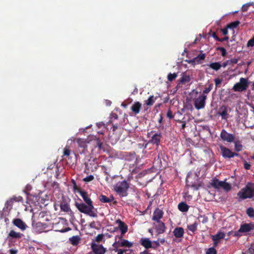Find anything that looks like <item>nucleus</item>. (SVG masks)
Wrapping results in <instances>:
<instances>
[{"mask_svg":"<svg viewBox=\"0 0 254 254\" xmlns=\"http://www.w3.org/2000/svg\"><path fill=\"white\" fill-rule=\"evenodd\" d=\"M79 193L87 204H91V203H93L91 199L88 197V193L86 191L84 190H80Z\"/></svg>","mask_w":254,"mask_h":254,"instance_id":"obj_22","label":"nucleus"},{"mask_svg":"<svg viewBox=\"0 0 254 254\" xmlns=\"http://www.w3.org/2000/svg\"><path fill=\"white\" fill-rule=\"evenodd\" d=\"M152 249L156 250L160 246L159 240L152 242Z\"/></svg>","mask_w":254,"mask_h":254,"instance_id":"obj_43","label":"nucleus"},{"mask_svg":"<svg viewBox=\"0 0 254 254\" xmlns=\"http://www.w3.org/2000/svg\"><path fill=\"white\" fill-rule=\"evenodd\" d=\"M247 214L250 216V217H253L254 216V210L252 207H249L247 210Z\"/></svg>","mask_w":254,"mask_h":254,"instance_id":"obj_46","label":"nucleus"},{"mask_svg":"<svg viewBox=\"0 0 254 254\" xmlns=\"http://www.w3.org/2000/svg\"><path fill=\"white\" fill-rule=\"evenodd\" d=\"M157 97H154L153 95L150 96L147 100H145L144 104L148 106H151L153 105Z\"/></svg>","mask_w":254,"mask_h":254,"instance_id":"obj_27","label":"nucleus"},{"mask_svg":"<svg viewBox=\"0 0 254 254\" xmlns=\"http://www.w3.org/2000/svg\"><path fill=\"white\" fill-rule=\"evenodd\" d=\"M247 46H251V47H253L254 46V36L251 39L249 40V41L248 42V43H247Z\"/></svg>","mask_w":254,"mask_h":254,"instance_id":"obj_54","label":"nucleus"},{"mask_svg":"<svg viewBox=\"0 0 254 254\" xmlns=\"http://www.w3.org/2000/svg\"><path fill=\"white\" fill-rule=\"evenodd\" d=\"M178 209L182 212H186L188 211L189 206L186 203L181 202L178 204Z\"/></svg>","mask_w":254,"mask_h":254,"instance_id":"obj_23","label":"nucleus"},{"mask_svg":"<svg viewBox=\"0 0 254 254\" xmlns=\"http://www.w3.org/2000/svg\"><path fill=\"white\" fill-rule=\"evenodd\" d=\"M211 186L216 189L222 188L224 190L228 192L231 190L232 186L230 184L225 181H220L218 179L215 178L212 179L210 183Z\"/></svg>","mask_w":254,"mask_h":254,"instance_id":"obj_4","label":"nucleus"},{"mask_svg":"<svg viewBox=\"0 0 254 254\" xmlns=\"http://www.w3.org/2000/svg\"><path fill=\"white\" fill-rule=\"evenodd\" d=\"M212 36L217 41L219 40V38L217 36L216 32H213L212 34Z\"/></svg>","mask_w":254,"mask_h":254,"instance_id":"obj_61","label":"nucleus"},{"mask_svg":"<svg viewBox=\"0 0 254 254\" xmlns=\"http://www.w3.org/2000/svg\"><path fill=\"white\" fill-rule=\"evenodd\" d=\"M238 62V59L237 58H233L230 60L226 61L225 62L223 63L222 64V66L223 67H225L227 65L232 64H236Z\"/></svg>","mask_w":254,"mask_h":254,"instance_id":"obj_32","label":"nucleus"},{"mask_svg":"<svg viewBox=\"0 0 254 254\" xmlns=\"http://www.w3.org/2000/svg\"><path fill=\"white\" fill-rule=\"evenodd\" d=\"M116 223L119 224L118 228L120 230L122 235L126 233L128 230L127 226L120 219H118L116 221Z\"/></svg>","mask_w":254,"mask_h":254,"instance_id":"obj_18","label":"nucleus"},{"mask_svg":"<svg viewBox=\"0 0 254 254\" xmlns=\"http://www.w3.org/2000/svg\"><path fill=\"white\" fill-rule=\"evenodd\" d=\"M241 199L252 198L254 196V184L249 183L237 193Z\"/></svg>","mask_w":254,"mask_h":254,"instance_id":"obj_2","label":"nucleus"},{"mask_svg":"<svg viewBox=\"0 0 254 254\" xmlns=\"http://www.w3.org/2000/svg\"><path fill=\"white\" fill-rule=\"evenodd\" d=\"M254 229V224L253 223H244L241 225L239 232L247 233Z\"/></svg>","mask_w":254,"mask_h":254,"instance_id":"obj_12","label":"nucleus"},{"mask_svg":"<svg viewBox=\"0 0 254 254\" xmlns=\"http://www.w3.org/2000/svg\"><path fill=\"white\" fill-rule=\"evenodd\" d=\"M139 243L140 245L144 247L147 250L150 248H152V242L148 238H142L140 239Z\"/></svg>","mask_w":254,"mask_h":254,"instance_id":"obj_19","label":"nucleus"},{"mask_svg":"<svg viewBox=\"0 0 254 254\" xmlns=\"http://www.w3.org/2000/svg\"><path fill=\"white\" fill-rule=\"evenodd\" d=\"M250 6V4H246L242 6V11L245 12L247 11L248 9V8Z\"/></svg>","mask_w":254,"mask_h":254,"instance_id":"obj_56","label":"nucleus"},{"mask_svg":"<svg viewBox=\"0 0 254 254\" xmlns=\"http://www.w3.org/2000/svg\"><path fill=\"white\" fill-rule=\"evenodd\" d=\"M213 87L212 84H209L207 87L205 88L202 92V94L201 95H206L207 94L210 92Z\"/></svg>","mask_w":254,"mask_h":254,"instance_id":"obj_37","label":"nucleus"},{"mask_svg":"<svg viewBox=\"0 0 254 254\" xmlns=\"http://www.w3.org/2000/svg\"><path fill=\"white\" fill-rule=\"evenodd\" d=\"M205 58V54L201 53L199 54L197 57H195V58L197 59V64L200 63V61L201 60H204Z\"/></svg>","mask_w":254,"mask_h":254,"instance_id":"obj_40","label":"nucleus"},{"mask_svg":"<svg viewBox=\"0 0 254 254\" xmlns=\"http://www.w3.org/2000/svg\"><path fill=\"white\" fill-rule=\"evenodd\" d=\"M78 153L82 154H86L87 152V147L83 148H78Z\"/></svg>","mask_w":254,"mask_h":254,"instance_id":"obj_44","label":"nucleus"},{"mask_svg":"<svg viewBox=\"0 0 254 254\" xmlns=\"http://www.w3.org/2000/svg\"><path fill=\"white\" fill-rule=\"evenodd\" d=\"M119 247H116V248H114V251L115 252H117V251H119V252H121V251H122V254H124V253L125 254H127V252H128V251H129V249H118Z\"/></svg>","mask_w":254,"mask_h":254,"instance_id":"obj_51","label":"nucleus"},{"mask_svg":"<svg viewBox=\"0 0 254 254\" xmlns=\"http://www.w3.org/2000/svg\"><path fill=\"white\" fill-rule=\"evenodd\" d=\"M163 214V210L158 208H156L153 212L152 220L155 222L160 221Z\"/></svg>","mask_w":254,"mask_h":254,"instance_id":"obj_15","label":"nucleus"},{"mask_svg":"<svg viewBox=\"0 0 254 254\" xmlns=\"http://www.w3.org/2000/svg\"><path fill=\"white\" fill-rule=\"evenodd\" d=\"M231 111V108L227 105H222L220 106L217 112V115L221 116L222 120H227L229 118V112Z\"/></svg>","mask_w":254,"mask_h":254,"instance_id":"obj_7","label":"nucleus"},{"mask_svg":"<svg viewBox=\"0 0 254 254\" xmlns=\"http://www.w3.org/2000/svg\"><path fill=\"white\" fill-rule=\"evenodd\" d=\"M60 208L61 210L64 212H68L71 211L69 205L65 201H63L61 203Z\"/></svg>","mask_w":254,"mask_h":254,"instance_id":"obj_25","label":"nucleus"},{"mask_svg":"<svg viewBox=\"0 0 254 254\" xmlns=\"http://www.w3.org/2000/svg\"><path fill=\"white\" fill-rule=\"evenodd\" d=\"M128 183L125 180L119 182L114 186L115 191L119 194L120 197H125L127 195V190L129 188Z\"/></svg>","mask_w":254,"mask_h":254,"instance_id":"obj_3","label":"nucleus"},{"mask_svg":"<svg viewBox=\"0 0 254 254\" xmlns=\"http://www.w3.org/2000/svg\"><path fill=\"white\" fill-rule=\"evenodd\" d=\"M132 246L133 243L126 239L121 240V241H115L113 244V247L114 248L126 247L130 248Z\"/></svg>","mask_w":254,"mask_h":254,"instance_id":"obj_10","label":"nucleus"},{"mask_svg":"<svg viewBox=\"0 0 254 254\" xmlns=\"http://www.w3.org/2000/svg\"><path fill=\"white\" fill-rule=\"evenodd\" d=\"M123 235H122V234L121 233V235L116 236L115 237V241H121V240H124V239L123 238Z\"/></svg>","mask_w":254,"mask_h":254,"instance_id":"obj_57","label":"nucleus"},{"mask_svg":"<svg viewBox=\"0 0 254 254\" xmlns=\"http://www.w3.org/2000/svg\"><path fill=\"white\" fill-rule=\"evenodd\" d=\"M80 240L78 236H74L69 238V241L73 246H77Z\"/></svg>","mask_w":254,"mask_h":254,"instance_id":"obj_29","label":"nucleus"},{"mask_svg":"<svg viewBox=\"0 0 254 254\" xmlns=\"http://www.w3.org/2000/svg\"><path fill=\"white\" fill-rule=\"evenodd\" d=\"M240 22L238 20L234 21L228 24L227 25V28L233 29L234 28H236L240 24Z\"/></svg>","mask_w":254,"mask_h":254,"instance_id":"obj_36","label":"nucleus"},{"mask_svg":"<svg viewBox=\"0 0 254 254\" xmlns=\"http://www.w3.org/2000/svg\"><path fill=\"white\" fill-rule=\"evenodd\" d=\"M9 252L10 254H17L18 253V250L15 249H10Z\"/></svg>","mask_w":254,"mask_h":254,"instance_id":"obj_60","label":"nucleus"},{"mask_svg":"<svg viewBox=\"0 0 254 254\" xmlns=\"http://www.w3.org/2000/svg\"><path fill=\"white\" fill-rule=\"evenodd\" d=\"M22 236V234L19 232H16L13 230H11L8 234V236L11 237L12 238L19 239L21 238Z\"/></svg>","mask_w":254,"mask_h":254,"instance_id":"obj_28","label":"nucleus"},{"mask_svg":"<svg viewBox=\"0 0 254 254\" xmlns=\"http://www.w3.org/2000/svg\"><path fill=\"white\" fill-rule=\"evenodd\" d=\"M103 239V234H98L95 239V240L97 242H101Z\"/></svg>","mask_w":254,"mask_h":254,"instance_id":"obj_53","label":"nucleus"},{"mask_svg":"<svg viewBox=\"0 0 254 254\" xmlns=\"http://www.w3.org/2000/svg\"><path fill=\"white\" fill-rule=\"evenodd\" d=\"M220 137L224 141L232 142L234 140V136L231 133H228L226 130L222 129L220 133Z\"/></svg>","mask_w":254,"mask_h":254,"instance_id":"obj_11","label":"nucleus"},{"mask_svg":"<svg viewBox=\"0 0 254 254\" xmlns=\"http://www.w3.org/2000/svg\"><path fill=\"white\" fill-rule=\"evenodd\" d=\"M77 142L78 144V148H84L87 147V143L88 142L86 139L79 138L77 140Z\"/></svg>","mask_w":254,"mask_h":254,"instance_id":"obj_33","label":"nucleus"},{"mask_svg":"<svg viewBox=\"0 0 254 254\" xmlns=\"http://www.w3.org/2000/svg\"><path fill=\"white\" fill-rule=\"evenodd\" d=\"M75 206L81 213H84L92 217H97V209H95V211H94V207L93 203H91V204H87L83 202L79 203L78 202H75Z\"/></svg>","mask_w":254,"mask_h":254,"instance_id":"obj_1","label":"nucleus"},{"mask_svg":"<svg viewBox=\"0 0 254 254\" xmlns=\"http://www.w3.org/2000/svg\"><path fill=\"white\" fill-rule=\"evenodd\" d=\"M114 199V198L113 196H111L110 197H108L105 195L101 194L99 197L100 201L103 203L111 202Z\"/></svg>","mask_w":254,"mask_h":254,"instance_id":"obj_24","label":"nucleus"},{"mask_svg":"<svg viewBox=\"0 0 254 254\" xmlns=\"http://www.w3.org/2000/svg\"><path fill=\"white\" fill-rule=\"evenodd\" d=\"M13 204V201H12V199H11L10 198L9 199L7 200V201L5 202V207L7 209L10 210L11 209H12Z\"/></svg>","mask_w":254,"mask_h":254,"instance_id":"obj_39","label":"nucleus"},{"mask_svg":"<svg viewBox=\"0 0 254 254\" xmlns=\"http://www.w3.org/2000/svg\"><path fill=\"white\" fill-rule=\"evenodd\" d=\"M140 254H153L150 253L149 251L146 250L144 251L143 252H141Z\"/></svg>","mask_w":254,"mask_h":254,"instance_id":"obj_64","label":"nucleus"},{"mask_svg":"<svg viewBox=\"0 0 254 254\" xmlns=\"http://www.w3.org/2000/svg\"><path fill=\"white\" fill-rule=\"evenodd\" d=\"M243 146L239 141H236L235 142V150L239 152L242 150Z\"/></svg>","mask_w":254,"mask_h":254,"instance_id":"obj_38","label":"nucleus"},{"mask_svg":"<svg viewBox=\"0 0 254 254\" xmlns=\"http://www.w3.org/2000/svg\"><path fill=\"white\" fill-rule=\"evenodd\" d=\"M118 126L117 124L114 125L113 126V133L111 134V132L109 133V139L110 140L111 143L112 144L116 143L119 139H120V136L119 135H116L115 134V132L116 131V130L118 129Z\"/></svg>","mask_w":254,"mask_h":254,"instance_id":"obj_14","label":"nucleus"},{"mask_svg":"<svg viewBox=\"0 0 254 254\" xmlns=\"http://www.w3.org/2000/svg\"><path fill=\"white\" fill-rule=\"evenodd\" d=\"M11 199H12V201L13 202H19V201H23V198L22 196H13L11 198H10Z\"/></svg>","mask_w":254,"mask_h":254,"instance_id":"obj_45","label":"nucleus"},{"mask_svg":"<svg viewBox=\"0 0 254 254\" xmlns=\"http://www.w3.org/2000/svg\"><path fill=\"white\" fill-rule=\"evenodd\" d=\"M95 141L96 146H97L100 149H102L103 148V143L101 140L99 138H97Z\"/></svg>","mask_w":254,"mask_h":254,"instance_id":"obj_48","label":"nucleus"},{"mask_svg":"<svg viewBox=\"0 0 254 254\" xmlns=\"http://www.w3.org/2000/svg\"><path fill=\"white\" fill-rule=\"evenodd\" d=\"M198 219L199 222L203 224H205L208 221V218L205 215H200L198 217Z\"/></svg>","mask_w":254,"mask_h":254,"instance_id":"obj_35","label":"nucleus"},{"mask_svg":"<svg viewBox=\"0 0 254 254\" xmlns=\"http://www.w3.org/2000/svg\"><path fill=\"white\" fill-rule=\"evenodd\" d=\"M219 147L221 150V155L224 158H232V151H231V150L224 146L222 145H220Z\"/></svg>","mask_w":254,"mask_h":254,"instance_id":"obj_16","label":"nucleus"},{"mask_svg":"<svg viewBox=\"0 0 254 254\" xmlns=\"http://www.w3.org/2000/svg\"><path fill=\"white\" fill-rule=\"evenodd\" d=\"M188 63L191 64H195L197 63V59L195 58V57L193 59H192V60L189 61Z\"/></svg>","mask_w":254,"mask_h":254,"instance_id":"obj_59","label":"nucleus"},{"mask_svg":"<svg viewBox=\"0 0 254 254\" xmlns=\"http://www.w3.org/2000/svg\"><path fill=\"white\" fill-rule=\"evenodd\" d=\"M229 39V37H227V36H225V37L223 38H219V40L218 41L219 42H224V41H228Z\"/></svg>","mask_w":254,"mask_h":254,"instance_id":"obj_62","label":"nucleus"},{"mask_svg":"<svg viewBox=\"0 0 254 254\" xmlns=\"http://www.w3.org/2000/svg\"><path fill=\"white\" fill-rule=\"evenodd\" d=\"M225 235L223 232H218L216 235H212L211 238L213 241H218L223 239Z\"/></svg>","mask_w":254,"mask_h":254,"instance_id":"obj_26","label":"nucleus"},{"mask_svg":"<svg viewBox=\"0 0 254 254\" xmlns=\"http://www.w3.org/2000/svg\"><path fill=\"white\" fill-rule=\"evenodd\" d=\"M208 66L211 68L217 71L218 70L221 66H222V64L221 65L220 63L215 62L210 63L208 64Z\"/></svg>","mask_w":254,"mask_h":254,"instance_id":"obj_30","label":"nucleus"},{"mask_svg":"<svg viewBox=\"0 0 254 254\" xmlns=\"http://www.w3.org/2000/svg\"><path fill=\"white\" fill-rule=\"evenodd\" d=\"M207 98V95H200L196 98L194 102L195 108L197 110L204 108L205 105V102Z\"/></svg>","mask_w":254,"mask_h":254,"instance_id":"obj_6","label":"nucleus"},{"mask_svg":"<svg viewBox=\"0 0 254 254\" xmlns=\"http://www.w3.org/2000/svg\"><path fill=\"white\" fill-rule=\"evenodd\" d=\"M190 77L188 76H183L180 79V81L182 83L189 82L190 81Z\"/></svg>","mask_w":254,"mask_h":254,"instance_id":"obj_50","label":"nucleus"},{"mask_svg":"<svg viewBox=\"0 0 254 254\" xmlns=\"http://www.w3.org/2000/svg\"><path fill=\"white\" fill-rule=\"evenodd\" d=\"M173 233L176 238H181L183 237L185 232L183 228L177 227L174 229Z\"/></svg>","mask_w":254,"mask_h":254,"instance_id":"obj_20","label":"nucleus"},{"mask_svg":"<svg viewBox=\"0 0 254 254\" xmlns=\"http://www.w3.org/2000/svg\"><path fill=\"white\" fill-rule=\"evenodd\" d=\"M153 227L157 235L165 233L167 228L165 223L162 221L155 222L153 224Z\"/></svg>","mask_w":254,"mask_h":254,"instance_id":"obj_8","label":"nucleus"},{"mask_svg":"<svg viewBox=\"0 0 254 254\" xmlns=\"http://www.w3.org/2000/svg\"><path fill=\"white\" fill-rule=\"evenodd\" d=\"M228 28H227V27L226 28L222 29V31L223 35H226L228 34Z\"/></svg>","mask_w":254,"mask_h":254,"instance_id":"obj_63","label":"nucleus"},{"mask_svg":"<svg viewBox=\"0 0 254 254\" xmlns=\"http://www.w3.org/2000/svg\"><path fill=\"white\" fill-rule=\"evenodd\" d=\"M162 138V135L161 132L155 133L149 140V142L158 146Z\"/></svg>","mask_w":254,"mask_h":254,"instance_id":"obj_13","label":"nucleus"},{"mask_svg":"<svg viewBox=\"0 0 254 254\" xmlns=\"http://www.w3.org/2000/svg\"><path fill=\"white\" fill-rule=\"evenodd\" d=\"M198 223L196 222H194L193 224L188 225V229L192 233H194L197 230Z\"/></svg>","mask_w":254,"mask_h":254,"instance_id":"obj_34","label":"nucleus"},{"mask_svg":"<svg viewBox=\"0 0 254 254\" xmlns=\"http://www.w3.org/2000/svg\"><path fill=\"white\" fill-rule=\"evenodd\" d=\"M12 223L14 225L20 229L21 230H25L27 228L26 224L19 218L13 219Z\"/></svg>","mask_w":254,"mask_h":254,"instance_id":"obj_17","label":"nucleus"},{"mask_svg":"<svg viewBox=\"0 0 254 254\" xmlns=\"http://www.w3.org/2000/svg\"><path fill=\"white\" fill-rule=\"evenodd\" d=\"M142 104L138 101L135 102L131 107V110L135 114H138L141 108Z\"/></svg>","mask_w":254,"mask_h":254,"instance_id":"obj_21","label":"nucleus"},{"mask_svg":"<svg viewBox=\"0 0 254 254\" xmlns=\"http://www.w3.org/2000/svg\"><path fill=\"white\" fill-rule=\"evenodd\" d=\"M177 77V74L176 73H170L168 75V80L169 81H172Z\"/></svg>","mask_w":254,"mask_h":254,"instance_id":"obj_41","label":"nucleus"},{"mask_svg":"<svg viewBox=\"0 0 254 254\" xmlns=\"http://www.w3.org/2000/svg\"><path fill=\"white\" fill-rule=\"evenodd\" d=\"M216 86H219L222 82V79L217 78L214 79Z\"/></svg>","mask_w":254,"mask_h":254,"instance_id":"obj_52","label":"nucleus"},{"mask_svg":"<svg viewBox=\"0 0 254 254\" xmlns=\"http://www.w3.org/2000/svg\"><path fill=\"white\" fill-rule=\"evenodd\" d=\"M167 117L169 119H172L174 118V116L172 114V112L171 110H169L167 113Z\"/></svg>","mask_w":254,"mask_h":254,"instance_id":"obj_55","label":"nucleus"},{"mask_svg":"<svg viewBox=\"0 0 254 254\" xmlns=\"http://www.w3.org/2000/svg\"><path fill=\"white\" fill-rule=\"evenodd\" d=\"M244 168L246 170H249L251 168V165L247 162L246 161L244 162Z\"/></svg>","mask_w":254,"mask_h":254,"instance_id":"obj_58","label":"nucleus"},{"mask_svg":"<svg viewBox=\"0 0 254 254\" xmlns=\"http://www.w3.org/2000/svg\"><path fill=\"white\" fill-rule=\"evenodd\" d=\"M206 254H217V251L214 247H211L207 250Z\"/></svg>","mask_w":254,"mask_h":254,"instance_id":"obj_42","label":"nucleus"},{"mask_svg":"<svg viewBox=\"0 0 254 254\" xmlns=\"http://www.w3.org/2000/svg\"><path fill=\"white\" fill-rule=\"evenodd\" d=\"M94 179V176L93 175H91L88 176L86 177L85 178H84L83 179V181L85 182H89L93 180Z\"/></svg>","mask_w":254,"mask_h":254,"instance_id":"obj_49","label":"nucleus"},{"mask_svg":"<svg viewBox=\"0 0 254 254\" xmlns=\"http://www.w3.org/2000/svg\"><path fill=\"white\" fill-rule=\"evenodd\" d=\"M249 82L247 78L241 77L240 82L236 83L233 87V90L236 92H242L245 91L248 87Z\"/></svg>","mask_w":254,"mask_h":254,"instance_id":"obj_5","label":"nucleus"},{"mask_svg":"<svg viewBox=\"0 0 254 254\" xmlns=\"http://www.w3.org/2000/svg\"><path fill=\"white\" fill-rule=\"evenodd\" d=\"M91 248L94 254H105L107 252L106 249L102 245H97L95 243L91 244Z\"/></svg>","mask_w":254,"mask_h":254,"instance_id":"obj_9","label":"nucleus"},{"mask_svg":"<svg viewBox=\"0 0 254 254\" xmlns=\"http://www.w3.org/2000/svg\"><path fill=\"white\" fill-rule=\"evenodd\" d=\"M71 151L69 149V146H65V147L64 149L63 155L62 156L64 159L69 158V155L70 154Z\"/></svg>","mask_w":254,"mask_h":254,"instance_id":"obj_31","label":"nucleus"},{"mask_svg":"<svg viewBox=\"0 0 254 254\" xmlns=\"http://www.w3.org/2000/svg\"><path fill=\"white\" fill-rule=\"evenodd\" d=\"M216 50L217 51H220L221 52V55L223 56V57H225L226 54H227V52H226V49L223 48V47H217L216 48Z\"/></svg>","mask_w":254,"mask_h":254,"instance_id":"obj_47","label":"nucleus"}]
</instances>
